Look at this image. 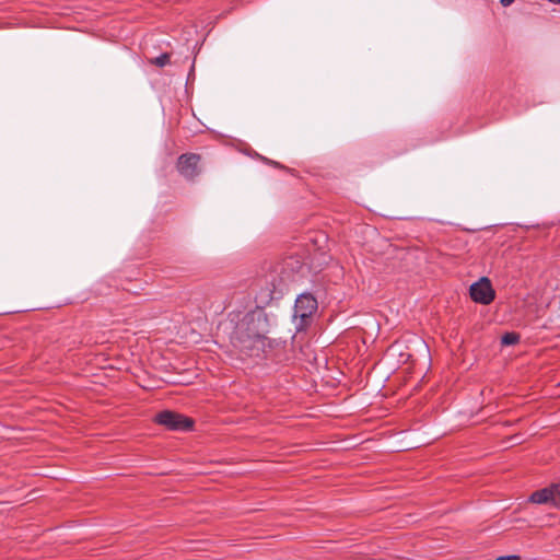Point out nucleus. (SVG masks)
<instances>
[{"label": "nucleus", "instance_id": "5", "mask_svg": "<svg viewBox=\"0 0 560 560\" xmlns=\"http://www.w3.org/2000/svg\"><path fill=\"white\" fill-rule=\"evenodd\" d=\"M469 294L474 302L482 305L490 304L495 298L491 281L487 277H482L474 282L470 285Z\"/></svg>", "mask_w": 560, "mask_h": 560}, {"label": "nucleus", "instance_id": "8", "mask_svg": "<svg viewBox=\"0 0 560 560\" xmlns=\"http://www.w3.org/2000/svg\"><path fill=\"white\" fill-rule=\"evenodd\" d=\"M151 62L160 68L165 67L170 62V55L167 52L161 54L160 56L155 57Z\"/></svg>", "mask_w": 560, "mask_h": 560}, {"label": "nucleus", "instance_id": "3", "mask_svg": "<svg viewBox=\"0 0 560 560\" xmlns=\"http://www.w3.org/2000/svg\"><path fill=\"white\" fill-rule=\"evenodd\" d=\"M154 420L158 424L171 431L186 432L190 431L194 427V421L190 418L171 410L159 412Z\"/></svg>", "mask_w": 560, "mask_h": 560}, {"label": "nucleus", "instance_id": "6", "mask_svg": "<svg viewBox=\"0 0 560 560\" xmlns=\"http://www.w3.org/2000/svg\"><path fill=\"white\" fill-rule=\"evenodd\" d=\"M529 502L560 509V483H552L534 491L529 497Z\"/></svg>", "mask_w": 560, "mask_h": 560}, {"label": "nucleus", "instance_id": "4", "mask_svg": "<svg viewBox=\"0 0 560 560\" xmlns=\"http://www.w3.org/2000/svg\"><path fill=\"white\" fill-rule=\"evenodd\" d=\"M200 161L201 156L197 153H184L178 156L176 168L186 180L194 182L201 173Z\"/></svg>", "mask_w": 560, "mask_h": 560}, {"label": "nucleus", "instance_id": "11", "mask_svg": "<svg viewBox=\"0 0 560 560\" xmlns=\"http://www.w3.org/2000/svg\"><path fill=\"white\" fill-rule=\"evenodd\" d=\"M548 1L551 3H555V4H560V0H548Z\"/></svg>", "mask_w": 560, "mask_h": 560}, {"label": "nucleus", "instance_id": "1", "mask_svg": "<svg viewBox=\"0 0 560 560\" xmlns=\"http://www.w3.org/2000/svg\"><path fill=\"white\" fill-rule=\"evenodd\" d=\"M259 290L256 292L255 310L246 313L238 320L231 332L232 346L247 357H260L267 345V335L270 331V322L264 307L272 300H279L283 295L285 283L275 269L259 279Z\"/></svg>", "mask_w": 560, "mask_h": 560}, {"label": "nucleus", "instance_id": "2", "mask_svg": "<svg viewBox=\"0 0 560 560\" xmlns=\"http://www.w3.org/2000/svg\"><path fill=\"white\" fill-rule=\"evenodd\" d=\"M317 300L311 293H301L296 298L293 317L296 320L295 328L298 331H302L308 326L312 315L317 311Z\"/></svg>", "mask_w": 560, "mask_h": 560}, {"label": "nucleus", "instance_id": "10", "mask_svg": "<svg viewBox=\"0 0 560 560\" xmlns=\"http://www.w3.org/2000/svg\"><path fill=\"white\" fill-rule=\"evenodd\" d=\"M500 2L503 7H508L511 5L514 2V0H500Z\"/></svg>", "mask_w": 560, "mask_h": 560}, {"label": "nucleus", "instance_id": "7", "mask_svg": "<svg viewBox=\"0 0 560 560\" xmlns=\"http://www.w3.org/2000/svg\"><path fill=\"white\" fill-rule=\"evenodd\" d=\"M520 341V336L516 332H506L501 338V343L504 346H513Z\"/></svg>", "mask_w": 560, "mask_h": 560}, {"label": "nucleus", "instance_id": "9", "mask_svg": "<svg viewBox=\"0 0 560 560\" xmlns=\"http://www.w3.org/2000/svg\"><path fill=\"white\" fill-rule=\"evenodd\" d=\"M495 560H521V557L516 556V555H509V556L498 557Z\"/></svg>", "mask_w": 560, "mask_h": 560}]
</instances>
